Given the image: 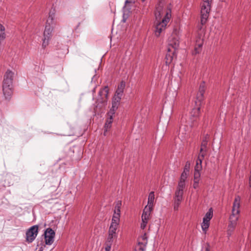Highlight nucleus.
Listing matches in <instances>:
<instances>
[{"label":"nucleus","instance_id":"b1692460","mask_svg":"<svg viewBox=\"0 0 251 251\" xmlns=\"http://www.w3.org/2000/svg\"><path fill=\"white\" fill-rule=\"evenodd\" d=\"M204 157H201V155L199 154L198 159L196 162V164L195 167V171L196 172H200L202 169V161Z\"/></svg>","mask_w":251,"mask_h":251},{"label":"nucleus","instance_id":"a878e982","mask_svg":"<svg viewBox=\"0 0 251 251\" xmlns=\"http://www.w3.org/2000/svg\"><path fill=\"white\" fill-rule=\"evenodd\" d=\"M213 217V210L211 208L209 209L208 211L206 213L203 220H205L206 221L209 222Z\"/></svg>","mask_w":251,"mask_h":251},{"label":"nucleus","instance_id":"393cba45","mask_svg":"<svg viewBox=\"0 0 251 251\" xmlns=\"http://www.w3.org/2000/svg\"><path fill=\"white\" fill-rule=\"evenodd\" d=\"M184 180H179L177 187L176 192L183 193V189L185 187V183Z\"/></svg>","mask_w":251,"mask_h":251},{"label":"nucleus","instance_id":"7ed1b4c3","mask_svg":"<svg viewBox=\"0 0 251 251\" xmlns=\"http://www.w3.org/2000/svg\"><path fill=\"white\" fill-rule=\"evenodd\" d=\"M14 73L7 70L3 76L2 91L6 100H9L13 94V80Z\"/></svg>","mask_w":251,"mask_h":251},{"label":"nucleus","instance_id":"aec40b11","mask_svg":"<svg viewBox=\"0 0 251 251\" xmlns=\"http://www.w3.org/2000/svg\"><path fill=\"white\" fill-rule=\"evenodd\" d=\"M152 210V209H150V207H145L144 209L142 215V220L149 221L151 218V213Z\"/></svg>","mask_w":251,"mask_h":251},{"label":"nucleus","instance_id":"f3484780","mask_svg":"<svg viewBox=\"0 0 251 251\" xmlns=\"http://www.w3.org/2000/svg\"><path fill=\"white\" fill-rule=\"evenodd\" d=\"M176 51L173 50L171 48L167 49V53L165 57V61L167 65L170 64L173 61L175 56Z\"/></svg>","mask_w":251,"mask_h":251},{"label":"nucleus","instance_id":"39448f33","mask_svg":"<svg viewBox=\"0 0 251 251\" xmlns=\"http://www.w3.org/2000/svg\"><path fill=\"white\" fill-rule=\"evenodd\" d=\"M212 0H203L201 6V25H199V29L201 30L202 26L207 21L209 16V11L210 10L211 3Z\"/></svg>","mask_w":251,"mask_h":251},{"label":"nucleus","instance_id":"7c9ffc66","mask_svg":"<svg viewBox=\"0 0 251 251\" xmlns=\"http://www.w3.org/2000/svg\"><path fill=\"white\" fill-rule=\"evenodd\" d=\"M142 223L141 224V228L143 229H144L146 227V226L147 225V224L148 223V222H149V220H142Z\"/></svg>","mask_w":251,"mask_h":251},{"label":"nucleus","instance_id":"2eb2a0df","mask_svg":"<svg viewBox=\"0 0 251 251\" xmlns=\"http://www.w3.org/2000/svg\"><path fill=\"white\" fill-rule=\"evenodd\" d=\"M108 115V118L106 121V122L104 125V132L103 134L104 136L106 135V132L107 131L111 128V124L113 122V116L114 114H111L110 113V112H109L107 114Z\"/></svg>","mask_w":251,"mask_h":251},{"label":"nucleus","instance_id":"c756f323","mask_svg":"<svg viewBox=\"0 0 251 251\" xmlns=\"http://www.w3.org/2000/svg\"><path fill=\"white\" fill-rule=\"evenodd\" d=\"M200 176H201L200 172L195 171L194 175V179L200 180Z\"/></svg>","mask_w":251,"mask_h":251},{"label":"nucleus","instance_id":"412c9836","mask_svg":"<svg viewBox=\"0 0 251 251\" xmlns=\"http://www.w3.org/2000/svg\"><path fill=\"white\" fill-rule=\"evenodd\" d=\"M203 45V38L200 36L196 40V44L195 47V51L196 53H199L201 48Z\"/></svg>","mask_w":251,"mask_h":251},{"label":"nucleus","instance_id":"cd10ccee","mask_svg":"<svg viewBox=\"0 0 251 251\" xmlns=\"http://www.w3.org/2000/svg\"><path fill=\"white\" fill-rule=\"evenodd\" d=\"M118 235H114L113 234H110L108 233L107 238L106 239V242L112 244L114 239H116L117 238Z\"/></svg>","mask_w":251,"mask_h":251},{"label":"nucleus","instance_id":"9d476101","mask_svg":"<svg viewBox=\"0 0 251 251\" xmlns=\"http://www.w3.org/2000/svg\"><path fill=\"white\" fill-rule=\"evenodd\" d=\"M179 44V38L176 35H172L168 39V48H171L176 51Z\"/></svg>","mask_w":251,"mask_h":251},{"label":"nucleus","instance_id":"1a4fd4ad","mask_svg":"<svg viewBox=\"0 0 251 251\" xmlns=\"http://www.w3.org/2000/svg\"><path fill=\"white\" fill-rule=\"evenodd\" d=\"M121 206L122 201H117L115 203L112 221L120 223Z\"/></svg>","mask_w":251,"mask_h":251},{"label":"nucleus","instance_id":"ea45409f","mask_svg":"<svg viewBox=\"0 0 251 251\" xmlns=\"http://www.w3.org/2000/svg\"><path fill=\"white\" fill-rule=\"evenodd\" d=\"M145 0H142L143 1H145Z\"/></svg>","mask_w":251,"mask_h":251},{"label":"nucleus","instance_id":"5701e85b","mask_svg":"<svg viewBox=\"0 0 251 251\" xmlns=\"http://www.w3.org/2000/svg\"><path fill=\"white\" fill-rule=\"evenodd\" d=\"M154 200V194L153 192L150 193L148 197V205L145 207H150V209H153V201Z\"/></svg>","mask_w":251,"mask_h":251},{"label":"nucleus","instance_id":"e433bc0d","mask_svg":"<svg viewBox=\"0 0 251 251\" xmlns=\"http://www.w3.org/2000/svg\"><path fill=\"white\" fill-rule=\"evenodd\" d=\"M249 185L250 187H251V171L250 172V176L249 179Z\"/></svg>","mask_w":251,"mask_h":251},{"label":"nucleus","instance_id":"6e6552de","mask_svg":"<svg viewBox=\"0 0 251 251\" xmlns=\"http://www.w3.org/2000/svg\"><path fill=\"white\" fill-rule=\"evenodd\" d=\"M38 231V226H33L31 227L26 232V240L28 242H32L37 236Z\"/></svg>","mask_w":251,"mask_h":251},{"label":"nucleus","instance_id":"f257e3e1","mask_svg":"<svg viewBox=\"0 0 251 251\" xmlns=\"http://www.w3.org/2000/svg\"><path fill=\"white\" fill-rule=\"evenodd\" d=\"M155 35L159 37L165 30L172 17L171 6L165 0H160L157 4L155 11Z\"/></svg>","mask_w":251,"mask_h":251},{"label":"nucleus","instance_id":"f03ea898","mask_svg":"<svg viewBox=\"0 0 251 251\" xmlns=\"http://www.w3.org/2000/svg\"><path fill=\"white\" fill-rule=\"evenodd\" d=\"M240 201L241 198L239 196H236L234 199L232 207L231 214L229 219V224L227 233L228 235L230 236L237 225V221L239 220L240 212Z\"/></svg>","mask_w":251,"mask_h":251},{"label":"nucleus","instance_id":"a211bd4d","mask_svg":"<svg viewBox=\"0 0 251 251\" xmlns=\"http://www.w3.org/2000/svg\"><path fill=\"white\" fill-rule=\"evenodd\" d=\"M205 85L204 83H201L199 87V92L197 94V99L198 102H201L203 99V95L205 92Z\"/></svg>","mask_w":251,"mask_h":251},{"label":"nucleus","instance_id":"dca6fc26","mask_svg":"<svg viewBox=\"0 0 251 251\" xmlns=\"http://www.w3.org/2000/svg\"><path fill=\"white\" fill-rule=\"evenodd\" d=\"M208 136H206L203 139L201 144V147L200 149V151L199 154L201 155V157H204L205 153L207 151V144L208 142Z\"/></svg>","mask_w":251,"mask_h":251},{"label":"nucleus","instance_id":"473e14b6","mask_svg":"<svg viewBox=\"0 0 251 251\" xmlns=\"http://www.w3.org/2000/svg\"><path fill=\"white\" fill-rule=\"evenodd\" d=\"M112 245V244L105 242V251H110L111 250V248Z\"/></svg>","mask_w":251,"mask_h":251},{"label":"nucleus","instance_id":"2f4dec72","mask_svg":"<svg viewBox=\"0 0 251 251\" xmlns=\"http://www.w3.org/2000/svg\"><path fill=\"white\" fill-rule=\"evenodd\" d=\"M190 163L189 162H187L186 163V165L185 166V167L184 168L183 171L186 172L187 173H189V169H190Z\"/></svg>","mask_w":251,"mask_h":251},{"label":"nucleus","instance_id":"20e7f679","mask_svg":"<svg viewBox=\"0 0 251 251\" xmlns=\"http://www.w3.org/2000/svg\"><path fill=\"white\" fill-rule=\"evenodd\" d=\"M56 25L55 14L53 12H50L49 16L47 20L45 29L44 32L42 46L46 48L49 44V41L52 35L51 32Z\"/></svg>","mask_w":251,"mask_h":251},{"label":"nucleus","instance_id":"4c0bfd02","mask_svg":"<svg viewBox=\"0 0 251 251\" xmlns=\"http://www.w3.org/2000/svg\"><path fill=\"white\" fill-rule=\"evenodd\" d=\"M206 251H209V246L206 248Z\"/></svg>","mask_w":251,"mask_h":251},{"label":"nucleus","instance_id":"f8f14e48","mask_svg":"<svg viewBox=\"0 0 251 251\" xmlns=\"http://www.w3.org/2000/svg\"><path fill=\"white\" fill-rule=\"evenodd\" d=\"M108 91V88L107 86L104 87L100 91L99 93L100 98L98 99V100L100 102L104 103L107 101Z\"/></svg>","mask_w":251,"mask_h":251},{"label":"nucleus","instance_id":"6ab92c4d","mask_svg":"<svg viewBox=\"0 0 251 251\" xmlns=\"http://www.w3.org/2000/svg\"><path fill=\"white\" fill-rule=\"evenodd\" d=\"M119 222L111 221V223L108 230V233L114 235H118L116 231L119 226Z\"/></svg>","mask_w":251,"mask_h":251},{"label":"nucleus","instance_id":"9b49d317","mask_svg":"<svg viewBox=\"0 0 251 251\" xmlns=\"http://www.w3.org/2000/svg\"><path fill=\"white\" fill-rule=\"evenodd\" d=\"M44 234L46 244L47 245L52 244L55 236L54 231L51 228H48L46 230Z\"/></svg>","mask_w":251,"mask_h":251},{"label":"nucleus","instance_id":"423d86ee","mask_svg":"<svg viewBox=\"0 0 251 251\" xmlns=\"http://www.w3.org/2000/svg\"><path fill=\"white\" fill-rule=\"evenodd\" d=\"M196 106L193 109L191 112V123H188L189 124V126L191 127L197 125V118L199 116L200 113L201 105V103L196 101Z\"/></svg>","mask_w":251,"mask_h":251},{"label":"nucleus","instance_id":"4468645a","mask_svg":"<svg viewBox=\"0 0 251 251\" xmlns=\"http://www.w3.org/2000/svg\"><path fill=\"white\" fill-rule=\"evenodd\" d=\"M183 193L175 192L174 198V209L175 210H177L180 202L182 200Z\"/></svg>","mask_w":251,"mask_h":251},{"label":"nucleus","instance_id":"58836bf2","mask_svg":"<svg viewBox=\"0 0 251 251\" xmlns=\"http://www.w3.org/2000/svg\"><path fill=\"white\" fill-rule=\"evenodd\" d=\"M182 129H183V128H182V126H181L180 127V130H182Z\"/></svg>","mask_w":251,"mask_h":251},{"label":"nucleus","instance_id":"ddd939ff","mask_svg":"<svg viewBox=\"0 0 251 251\" xmlns=\"http://www.w3.org/2000/svg\"><path fill=\"white\" fill-rule=\"evenodd\" d=\"M122 97L114 95L112 103V107L110 109V113L114 114L115 111L118 109Z\"/></svg>","mask_w":251,"mask_h":251},{"label":"nucleus","instance_id":"72a5a7b5","mask_svg":"<svg viewBox=\"0 0 251 251\" xmlns=\"http://www.w3.org/2000/svg\"><path fill=\"white\" fill-rule=\"evenodd\" d=\"M200 180H195L194 179V183H193V188L195 189L199 187V182Z\"/></svg>","mask_w":251,"mask_h":251},{"label":"nucleus","instance_id":"4be33fe9","mask_svg":"<svg viewBox=\"0 0 251 251\" xmlns=\"http://www.w3.org/2000/svg\"><path fill=\"white\" fill-rule=\"evenodd\" d=\"M125 86V82L122 81L118 85L115 95L122 97Z\"/></svg>","mask_w":251,"mask_h":251},{"label":"nucleus","instance_id":"bb28decb","mask_svg":"<svg viewBox=\"0 0 251 251\" xmlns=\"http://www.w3.org/2000/svg\"><path fill=\"white\" fill-rule=\"evenodd\" d=\"M209 226V222L206 221L205 220H203L202 223L201 224V228L205 233H206L207 230Z\"/></svg>","mask_w":251,"mask_h":251},{"label":"nucleus","instance_id":"0eeeda50","mask_svg":"<svg viewBox=\"0 0 251 251\" xmlns=\"http://www.w3.org/2000/svg\"><path fill=\"white\" fill-rule=\"evenodd\" d=\"M136 0H126L125 2V5L123 9V22H126V19L131 13V10L133 7V4Z\"/></svg>","mask_w":251,"mask_h":251},{"label":"nucleus","instance_id":"c9c22d12","mask_svg":"<svg viewBox=\"0 0 251 251\" xmlns=\"http://www.w3.org/2000/svg\"><path fill=\"white\" fill-rule=\"evenodd\" d=\"M4 30H5L4 27L3 26V25H2L1 24H0V31H4Z\"/></svg>","mask_w":251,"mask_h":251},{"label":"nucleus","instance_id":"f704fd0d","mask_svg":"<svg viewBox=\"0 0 251 251\" xmlns=\"http://www.w3.org/2000/svg\"><path fill=\"white\" fill-rule=\"evenodd\" d=\"M5 38V34L4 31H0V39L3 40Z\"/></svg>","mask_w":251,"mask_h":251},{"label":"nucleus","instance_id":"c85d7f7f","mask_svg":"<svg viewBox=\"0 0 251 251\" xmlns=\"http://www.w3.org/2000/svg\"><path fill=\"white\" fill-rule=\"evenodd\" d=\"M188 175H189L188 173L183 171V172L182 173V174L181 175L180 178L179 180L185 181V180L187 178Z\"/></svg>","mask_w":251,"mask_h":251}]
</instances>
